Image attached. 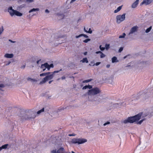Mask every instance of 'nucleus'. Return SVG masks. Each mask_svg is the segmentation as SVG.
<instances>
[{"instance_id": "obj_48", "label": "nucleus", "mask_w": 153, "mask_h": 153, "mask_svg": "<svg viewBox=\"0 0 153 153\" xmlns=\"http://www.w3.org/2000/svg\"><path fill=\"white\" fill-rule=\"evenodd\" d=\"M65 77L64 76H63L61 77V79H65Z\"/></svg>"}, {"instance_id": "obj_43", "label": "nucleus", "mask_w": 153, "mask_h": 153, "mask_svg": "<svg viewBox=\"0 0 153 153\" xmlns=\"http://www.w3.org/2000/svg\"><path fill=\"white\" fill-rule=\"evenodd\" d=\"M100 63V62H97L95 63V65L96 66H98L99 65Z\"/></svg>"}, {"instance_id": "obj_9", "label": "nucleus", "mask_w": 153, "mask_h": 153, "mask_svg": "<svg viewBox=\"0 0 153 153\" xmlns=\"http://www.w3.org/2000/svg\"><path fill=\"white\" fill-rule=\"evenodd\" d=\"M137 28L138 27L137 26L132 27L130 30L129 34L133 33L134 32L136 31L137 30Z\"/></svg>"}, {"instance_id": "obj_45", "label": "nucleus", "mask_w": 153, "mask_h": 153, "mask_svg": "<svg viewBox=\"0 0 153 153\" xmlns=\"http://www.w3.org/2000/svg\"><path fill=\"white\" fill-rule=\"evenodd\" d=\"M9 41H10V42H12V43H14V42H15V41H13L12 40H10V39H9Z\"/></svg>"}, {"instance_id": "obj_36", "label": "nucleus", "mask_w": 153, "mask_h": 153, "mask_svg": "<svg viewBox=\"0 0 153 153\" xmlns=\"http://www.w3.org/2000/svg\"><path fill=\"white\" fill-rule=\"evenodd\" d=\"M109 44H105V48L106 49H108V48H109Z\"/></svg>"}, {"instance_id": "obj_59", "label": "nucleus", "mask_w": 153, "mask_h": 153, "mask_svg": "<svg viewBox=\"0 0 153 153\" xmlns=\"http://www.w3.org/2000/svg\"><path fill=\"white\" fill-rule=\"evenodd\" d=\"M139 0H136L135 1H137V2L138 3Z\"/></svg>"}, {"instance_id": "obj_17", "label": "nucleus", "mask_w": 153, "mask_h": 153, "mask_svg": "<svg viewBox=\"0 0 153 153\" xmlns=\"http://www.w3.org/2000/svg\"><path fill=\"white\" fill-rule=\"evenodd\" d=\"M138 4V3L137 2V1H135L131 5V7L133 8H135L137 7Z\"/></svg>"}, {"instance_id": "obj_20", "label": "nucleus", "mask_w": 153, "mask_h": 153, "mask_svg": "<svg viewBox=\"0 0 153 153\" xmlns=\"http://www.w3.org/2000/svg\"><path fill=\"white\" fill-rule=\"evenodd\" d=\"M122 6H120L117 7V9L115 10L114 13H117L118 11H120L122 8Z\"/></svg>"}, {"instance_id": "obj_50", "label": "nucleus", "mask_w": 153, "mask_h": 153, "mask_svg": "<svg viewBox=\"0 0 153 153\" xmlns=\"http://www.w3.org/2000/svg\"><path fill=\"white\" fill-rule=\"evenodd\" d=\"M76 0H71L70 2V3H73Z\"/></svg>"}, {"instance_id": "obj_40", "label": "nucleus", "mask_w": 153, "mask_h": 153, "mask_svg": "<svg viewBox=\"0 0 153 153\" xmlns=\"http://www.w3.org/2000/svg\"><path fill=\"white\" fill-rule=\"evenodd\" d=\"M34 0H26V2H31L33 1Z\"/></svg>"}, {"instance_id": "obj_39", "label": "nucleus", "mask_w": 153, "mask_h": 153, "mask_svg": "<svg viewBox=\"0 0 153 153\" xmlns=\"http://www.w3.org/2000/svg\"><path fill=\"white\" fill-rule=\"evenodd\" d=\"M110 123L109 122L107 121V122L105 123L103 125L104 126H106L107 124H108Z\"/></svg>"}, {"instance_id": "obj_4", "label": "nucleus", "mask_w": 153, "mask_h": 153, "mask_svg": "<svg viewBox=\"0 0 153 153\" xmlns=\"http://www.w3.org/2000/svg\"><path fill=\"white\" fill-rule=\"evenodd\" d=\"M9 11L11 16H13L14 15H15L17 16H21L22 15V13L19 11L13 9L11 7L9 8Z\"/></svg>"}, {"instance_id": "obj_1", "label": "nucleus", "mask_w": 153, "mask_h": 153, "mask_svg": "<svg viewBox=\"0 0 153 153\" xmlns=\"http://www.w3.org/2000/svg\"><path fill=\"white\" fill-rule=\"evenodd\" d=\"M143 113H139L138 114L134 116L129 117L123 121V123L126 124L127 123H133L134 122L138 121L141 118Z\"/></svg>"}, {"instance_id": "obj_34", "label": "nucleus", "mask_w": 153, "mask_h": 153, "mask_svg": "<svg viewBox=\"0 0 153 153\" xmlns=\"http://www.w3.org/2000/svg\"><path fill=\"white\" fill-rule=\"evenodd\" d=\"M99 47L100 50L102 51H103L105 49V47H102L101 45H100Z\"/></svg>"}, {"instance_id": "obj_38", "label": "nucleus", "mask_w": 153, "mask_h": 153, "mask_svg": "<svg viewBox=\"0 0 153 153\" xmlns=\"http://www.w3.org/2000/svg\"><path fill=\"white\" fill-rule=\"evenodd\" d=\"M5 87V85L3 84H0V88H4Z\"/></svg>"}, {"instance_id": "obj_60", "label": "nucleus", "mask_w": 153, "mask_h": 153, "mask_svg": "<svg viewBox=\"0 0 153 153\" xmlns=\"http://www.w3.org/2000/svg\"><path fill=\"white\" fill-rule=\"evenodd\" d=\"M72 153H75L73 151H72Z\"/></svg>"}, {"instance_id": "obj_44", "label": "nucleus", "mask_w": 153, "mask_h": 153, "mask_svg": "<svg viewBox=\"0 0 153 153\" xmlns=\"http://www.w3.org/2000/svg\"><path fill=\"white\" fill-rule=\"evenodd\" d=\"M102 53V52L100 51H97L96 52V53L97 54H98L99 53Z\"/></svg>"}, {"instance_id": "obj_52", "label": "nucleus", "mask_w": 153, "mask_h": 153, "mask_svg": "<svg viewBox=\"0 0 153 153\" xmlns=\"http://www.w3.org/2000/svg\"><path fill=\"white\" fill-rule=\"evenodd\" d=\"M10 62H10V61L8 62V63H7V64H6V65H9L10 64Z\"/></svg>"}, {"instance_id": "obj_8", "label": "nucleus", "mask_w": 153, "mask_h": 153, "mask_svg": "<svg viewBox=\"0 0 153 153\" xmlns=\"http://www.w3.org/2000/svg\"><path fill=\"white\" fill-rule=\"evenodd\" d=\"M152 1V0H143V1L140 3V5H142L143 4L146 5H148L150 4Z\"/></svg>"}, {"instance_id": "obj_12", "label": "nucleus", "mask_w": 153, "mask_h": 153, "mask_svg": "<svg viewBox=\"0 0 153 153\" xmlns=\"http://www.w3.org/2000/svg\"><path fill=\"white\" fill-rule=\"evenodd\" d=\"M47 81H48V80L45 77L42 79V81L40 82L39 84L40 85L42 84L45 83V82Z\"/></svg>"}, {"instance_id": "obj_23", "label": "nucleus", "mask_w": 153, "mask_h": 153, "mask_svg": "<svg viewBox=\"0 0 153 153\" xmlns=\"http://www.w3.org/2000/svg\"><path fill=\"white\" fill-rule=\"evenodd\" d=\"M84 30L85 31V32H86L87 33H92V30H91V29L90 28L89 29V30L88 31H87V30H86L85 28V27L84 28Z\"/></svg>"}, {"instance_id": "obj_55", "label": "nucleus", "mask_w": 153, "mask_h": 153, "mask_svg": "<svg viewBox=\"0 0 153 153\" xmlns=\"http://www.w3.org/2000/svg\"><path fill=\"white\" fill-rule=\"evenodd\" d=\"M53 81V80H51L48 83L49 84H51V82Z\"/></svg>"}, {"instance_id": "obj_10", "label": "nucleus", "mask_w": 153, "mask_h": 153, "mask_svg": "<svg viewBox=\"0 0 153 153\" xmlns=\"http://www.w3.org/2000/svg\"><path fill=\"white\" fill-rule=\"evenodd\" d=\"M13 54L12 53H6L4 55V57L7 58H11L13 57Z\"/></svg>"}, {"instance_id": "obj_27", "label": "nucleus", "mask_w": 153, "mask_h": 153, "mask_svg": "<svg viewBox=\"0 0 153 153\" xmlns=\"http://www.w3.org/2000/svg\"><path fill=\"white\" fill-rule=\"evenodd\" d=\"M48 70H49L51 68H53V64H51L50 65L48 64Z\"/></svg>"}, {"instance_id": "obj_30", "label": "nucleus", "mask_w": 153, "mask_h": 153, "mask_svg": "<svg viewBox=\"0 0 153 153\" xmlns=\"http://www.w3.org/2000/svg\"><path fill=\"white\" fill-rule=\"evenodd\" d=\"M126 34L125 33H123L122 35H120L119 36V38H124L125 37V36H126Z\"/></svg>"}, {"instance_id": "obj_28", "label": "nucleus", "mask_w": 153, "mask_h": 153, "mask_svg": "<svg viewBox=\"0 0 153 153\" xmlns=\"http://www.w3.org/2000/svg\"><path fill=\"white\" fill-rule=\"evenodd\" d=\"M8 146V144H6L4 145H2L1 146V147L2 149H6L7 148V146Z\"/></svg>"}, {"instance_id": "obj_7", "label": "nucleus", "mask_w": 153, "mask_h": 153, "mask_svg": "<svg viewBox=\"0 0 153 153\" xmlns=\"http://www.w3.org/2000/svg\"><path fill=\"white\" fill-rule=\"evenodd\" d=\"M48 64L47 63H45L43 64H42L41 66V68L42 69V72L44 71L46 68L48 69Z\"/></svg>"}, {"instance_id": "obj_35", "label": "nucleus", "mask_w": 153, "mask_h": 153, "mask_svg": "<svg viewBox=\"0 0 153 153\" xmlns=\"http://www.w3.org/2000/svg\"><path fill=\"white\" fill-rule=\"evenodd\" d=\"M101 55H100V57L101 58H104V57H105V55L102 53H101Z\"/></svg>"}, {"instance_id": "obj_22", "label": "nucleus", "mask_w": 153, "mask_h": 153, "mask_svg": "<svg viewBox=\"0 0 153 153\" xmlns=\"http://www.w3.org/2000/svg\"><path fill=\"white\" fill-rule=\"evenodd\" d=\"M27 80L28 81H30L32 82H37V80L35 79H33L29 77L27 78Z\"/></svg>"}, {"instance_id": "obj_15", "label": "nucleus", "mask_w": 153, "mask_h": 153, "mask_svg": "<svg viewBox=\"0 0 153 153\" xmlns=\"http://www.w3.org/2000/svg\"><path fill=\"white\" fill-rule=\"evenodd\" d=\"M87 88H89V89L92 88V86L91 85H85L84 86L83 88V89H86Z\"/></svg>"}, {"instance_id": "obj_61", "label": "nucleus", "mask_w": 153, "mask_h": 153, "mask_svg": "<svg viewBox=\"0 0 153 153\" xmlns=\"http://www.w3.org/2000/svg\"><path fill=\"white\" fill-rule=\"evenodd\" d=\"M116 104L118 105V103H117Z\"/></svg>"}, {"instance_id": "obj_3", "label": "nucleus", "mask_w": 153, "mask_h": 153, "mask_svg": "<svg viewBox=\"0 0 153 153\" xmlns=\"http://www.w3.org/2000/svg\"><path fill=\"white\" fill-rule=\"evenodd\" d=\"M87 141L86 139L84 138H76L73 139L71 140L72 143L74 144H83Z\"/></svg>"}, {"instance_id": "obj_13", "label": "nucleus", "mask_w": 153, "mask_h": 153, "mask_svg": "<svg viewBox=\"0 0 153 153\" xmlns=\"http://www.w3.org/2000/svg\"><path fill=\"white\" fill-rule=\"evenodd\" d=\"M47 81H48V80L45 77L42 79V81L40 82L39 84L40 85L42 84L45 83V82Z\"/></svg>"}, {"instance_id": "obj_5", "label": "nucleus", "mask_w": 153, "mask_h": 153, "mask_svg": "<svg viewBox=\"0 0 153 153\" xmlns=\"http://www.w3.org/2000/svg\"><path fill=\"white\" fill-rule=\"evenodd\" d=\"M125 13H123L122 15H119L117 16V22L119 24L122 22L125 19Z\"/></svg>"}, {"instance_id": "obj_26", "label": "nucleus", "mask_w": 153, "mask_h": 153, "mask_svg": "<svg viewBox=\"0 0 153 153\" xmlns=\"http://www.w3.org/2000/svg\"><path fill=\"white\" fill-rule=\"evenodd\" d=\"M92 80V79H87V80H85L83 81L82 82L83 83H87V82H89L91 81Z\"/></svg>"}, {"instance_id": "obj_21", "label": "nucleus", "mask_w": 153, "mask_h": 153, "mask_svg": "<svg viewBox=\"0 0 153 153\" xmlns=\"http://www.w3.org/2000/svg\"><path fill=\"white\" fill-rule=\"evenodd\" d=\"M81 61H82L83 63L86 62L87 63L88 62V61L86 57L84 58Z\"/></svg>"}, {"instance_id": "obj_2", "label": "nucleus", "mask_w": 153, "mask_h": 153, "mask_svg": "<svg viewBox=\"0 0 153 153\" xmlns=\"http://www.w3.org/2000/svg\"><path fill=\"white\" fill-rule=\"evenodd\" d=\"M100 92L101 91L100 89L97 87H95L89 90L88 94L89 95H94Z\"/></svg>"}, {"instance_id": "obj_57", "label": "nucleus", "mask_w": 153, "mask_h": 153, "mask_svg": "<svg viewBox=\"0 0 153 153\" xmlns=\"http://www.w3.org/2000/svg\"><path fill=\"white\" fill-rule=\"evenodd\" d=\"M40 60H38L37 61V62H36V63L37 64H38L39 63V61Z\"/></svg>"}, {"instance_id": "obj_33", "label": "nucleus", "mask_w": 153, "mask_h": 153, "mask_svg": "<svg viewBox=\"0 0 153 153\" xmlns=\"http://www.w3.org/2000/svg\"><path fill=\"white\" fill-rule=\"evenodd\" d=\"M90 39H86L85 40H84L83 41V42H85V43H87V42H88V41H90Z\"/></svg>"}, {"instance_id": "obj_14", "label": "nucleus", "mask_w": 153, "mask_h": 153, "mask_svg": "<svg viewBox=\"0 0 153 153\" xmlns=\"http://www.w3.org/2000/svg\"><path fill=\"white\" fill-rule=\"evenodd\" d=\"M47 81H48V80L45 77L42 79V81L40 82L39 84L40 85L42 84L45 83V82Z\"/></svg>"}, {"instance_id": "obj_47", "label": "nucleus", "mask_w": 153, "mask_h": 153, "mask_svg": "<svg viewBox=\"0 0 153 153\" xmlns=\"http://www.w3.org/2000/svg\"><path fill=\"white\" fill-rule=\"evenodd\" d=\"M25 65H23L21 67V68H25Z\"/></svg>"}, {"instance_id": "obj_29", "label": "nucleus", "mask_w": 153, "mask_h": 153, "mask_svg": "<svg viewBox=\"0 0 153 153\" xmlns=\"http://www.w3.org/2000/svg\"><path fill=\"white\" fill-rule=\"evenodd\" d=\"M35 117H36L35 116H33V117H27L26 118H25V120H30V119H33V118H35Z\"/></svg>"}, {"instance_id": "obj_42", "label": "nucleus", "mask_w": 153, "mask_h": 153, "mask_svg": "<svg viewBox=\"0 0 153 153\" xmlns=\"http://www.w3.org/2000/svg\"><path fill=\"white\" fill-rule=\"evenodd\" d=\"M56 150H53L51 151V153H56Z\"/></svg>"}, {"instance_id": "obj_37", "label": "nucleus", "mask_w": 153, "mask_h": 153, "mask_svg": "<svg viewBox=\"0 0 153 153\" xmlns=\"http://www.w3.org/2000/svg\"><path fill=\"white\" fill-rule=\"evenodd\" d=\"M89 65L91 66H94L95 65V64L94 62H91L90 64Z\"/></svg>"}, {"instance_id": "obj_54", "label": "nucleus", "mask_w": 153, "mask_h": 153, "mask_svg": "<svg viewBox=\"0 0 153 153\" xmlns=\"http://www.w3.org/2000/svg\"><path fill=\"white\" fill-rule=\"evenodd\" d=\"M87 52H85L84 53V55H87Z\"/></svg>"}, {"instance_id": "obj_53", "label": "nucleus", "mask_w": 153, "mask_h": 153, "mask_svg": "<svg viewBox=\"0 0 153 153\" xmlns=\"http://www.w3.org/2000/svg\"><path fill=\"white\" fill-rule=\"evenodd\" d=\"M110 65H106V67L107 68H109L110 67Z\"/></svg>"}, {"instance_id": "obj_24", "label": "nucleus", "mask_w": 153, "mask_h": 153, "mask_svg": "<svg viewBox=\"0 0 153 153\" xmlns=\"http://www.w3.org/2000/svg\"><path fill=\"white\" fill-rule=\"evenodd\" d=\"M44 108H43L41 109L40 110H39L37 112V114H40L41 112H44Z\"/></svg>"}, {"instance_id": "obj_56", "label": "nucleus", "mask_w": 153, "mask_h": 153, "mask_svg": "<svg viewBox=\"0 0 153 153\" xmlns=\"http://www.w3.org/2000/svg\"><path fill=\"white\" fill-rule=\"evenodd\" d=\"M69 135L70 136H74V135L73 134H69Z\"/></svg>"}, {"instance_id": "obj_25", "label": "nucleus", "mask_w": 153, "mask_h": 153, "mask_svg": "<svg viewBox=\"0 0 153 153\" xmlns=\"http://www.w3.org/2000/svg\"><path fill=\"white\" fill-rule=\"evenodd\" d=\"M117 60V58L115 56H114L112 58V62L113 63H114L116 61V60Z\"/></svg>"}, {"instance_id": "obj_49", "label": "nucleus", "mask_w": 153, "mask_h": 153, "mask_svg": "<svg viewBox=\"0 0 153 153\" xmlns=\"http://www.w3.org/2000/svg\"><path fill=\"white\" fill-rule=\"evenodd\" d=\"M60 16L62 17V19H63L64 17L65 16L63 14L61 15Z\"/></svg>"}, {"instance_id": "obj_51", "label": "nucleus", "mask_w": 153, "mask_h": 153, "mask_svg": "<svg viewBox=\"0 0 153 153\" xmlns=\"http://www.w3.org/2000/svg\"><path fill=\"white\" fill-rule=\"evenodd\" d=\"M143 121V120H140V121H139V123L140 124L142 123V122Z\"/></svg>"}, {"instance_id": "obj_58", "label": "nucleus", "mask_w": 153, "mask_h": 153, "mask_svg": "<svg viewBox=\"0 0 153 153\" xmlns=\"http://www.w3.org/2000/svg\"><path fill=\"white\" fill-rule=\"evenodd\" d=\"M2 149L1 146L0 147V151H1Z\"/></svg>"}, {"instance_id": "obj_6", "label": "nucleus", "mask_w": 153, "mask_h": 153, "mask_svg": "<svg viewBox=\"0 0 153 153\" xmlns=\"http://www.w3.org/2000/svg\"><path fill=\"white\" fill-rule=\"evenodd\" d=\"M62 70V69H61L59 70V71H55L53 72H51L50 74L48 75H47L45 77L48 80H51L53 78L55 73H58Z\"/></svg>"}, {"instance_id": "obj_19", "label": "nucleus", "mask_w": 153, "mask_h": 153, "mask_svg": "<svg viewBox=\"0 0 153 153\" xmlns=\"http://www.w3.org/2000/svg\"><path fill=\"white\" fill-rule=\"evenodd\" d=\"M51 72H48L46 73H44L42 74H40V76H46L47 75H48L50 74Z\"/></svg>"}, {"instance_id": "obj_16", "label": "nucleus", "mask_w": 153, "mask_h": 153, "mask_svg": "<svg viewBox=\"0 0 153 153\" xmlns=\"http://www.w3.org/2000/svg\"><path fill=\"white\" fill-rule=\"evenodd\" d=\"M82 36H83L84 37L86 38H88V36L86 35H85V34H80L78 36H76V38H79V37H81Z\"/></svg>"}, {"instance_id": "obj_11", "label": "nucleus", "mask_w": 153, "mask_h": 153, "mask_svg": "<svg viewBox=\"0 0 153 153\" xmlns=\"http://www.w3.org/2000/svg\"><path fill=\"white\" fill-rule=\"evenodd\" d=\"M65 150L63 148H60L57 151L56 153H64Z\"/></svg>"}, {"instance_id": "obj_41", "label": "nucleus", "mask_w": 153, "mask_h": 153, "mask_svg": "<svg viewBox=\"0 0 153 153\" xmlns=\"http://www.w3.org/2000/svg\"><path fill=\"white\" fill-rule=\"evenodd\" d=\"M123 48H122V47L120 48L119 49V52H121L123 51Z\"/></svg>"}, {"instance_id": "obj_31", "label": "nucleus", "mask_w": 153, "mask_h": 153, "mask_svg": "<svg viewBox=\"0 0 153 153\" xmlns=\"http://www.w3.org/2000/svg\"><path fill=\"white\" fill-rule=\"evenodd\" d=\"M152 29V26L149 27L146 30V32L147 33L149 32Z\"/></svg>"}, {"instance_id": "obj_32", "label": "nucleus", "mask_w": 153, "mask_h": 153, "mask_svg": "<svg viewBox=\"0 0 153 153\" xmlns=\"http://www.w3.org/2000/svg\"><path fill=\"white\" fill-rule=\"evenodd\" d=\"M3 28L2 26L0 27V35L1 34L3 31Z\"/></svg>"}, {"instance_id": "obj_46", "label": "nucleus", "mask_w": 153, "mask_h": 153, "mask_svg": "<svg viewBox=\"0 0 153 153\" xmlns=\"http://www.w3.org/2000/svg\"><path fill=\"white\" fill-rule=\"evenodd\" d=\"M45 12L46 13H49V11L48 10V9H46L45 10Z\"/></svg>"}, {"instance_id": "obj_18", "label": "nucleus", "mask_w": 153, "mask_h": 153, "mask_svg": "<svg viewBox=\"0 0 153 153\" xmlns=\"http://www.w3.org/2000/svg\"><path fill=\"white\" fill-rule=\"evenodd\" d=\"M39 10V8H33L32 9H31L29 11V13H31L32 12L35 11H38Z\"/></svg>"}]
</instances>
